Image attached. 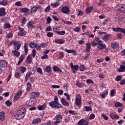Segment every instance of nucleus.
Returning a JSON list of instances; mask_svg holds the SVG:
<instances>
[{"instance_id": "15", "label": "nucleus", "mask_w": 125, "mask_h": 125, "mask_svg": "<svg viewBox=\"0 0 125 125\" xmlns=\"http://www.w3.org/2000/svg\"><path fill=\"white\" fill-rule=\"evenodd\" d=\"M55 42L58 44H63V43H65V40L63 39H56L55 40Z\"/></svg>"}, {"instance_id": "9", "label": "nucleus", "mask_w": 125, "mask_h": 125, "mask_svg": "<svg viewBox=\"0 0 125 125\" xmlns=\"http://www.w3.org/2000/svg\"><path fill=\"white\" fill-rule=\"evenodd\" d=\"M61 103L63 106H65V107H69V103L64 98H62L61 99Z\"/></svg>"}, {"instance_id": "30", "label": "nucleus", "mask_w": 125, "mask_h": 125, "mask_svg": "<svg viewBox=\"0 0 125 125\" xmlns=\"http://www.w3.org/2000/svg\"><path fill=\"white\" fill-rule=\"evenodd\" d=\"M26 63L27 64H31L32 63V56L29 55L26 59Z\"/></svg>"}, {"instance_id": "10", "label": "nucleus", "mask_w": 125, "mask_h": 125, "mask_svg": "<svg viewBox=\"0 0 125 125\" xmlns=\"http://www.w3.org/2000/svg\"><path fill=\"white\" fill-rule=\"evenodd\" d=\"M70 11V9L68 6H63L62 8V13H65V14H67V13H69Z\"/></svg>"}, {"instance_id": "56", "label": "nucleus", "mask_w": 125, "mask_h": 125, "mask_svg": "<svg viewBox=\"0 0 125 125\" xmlns=\"http://www.w3.org/2000/svg\"><path fill=\"white\" fill-rule=\"evenodd\" d=\"M102 117H103V119L105 121H108V120H109L108 116H106L105 114H102Z\"/></svg>"}, {"instance_id": "26", "label": "nucleus", "mask_w": 125, "mask_h": 125, "mask_svg": "<svg viewBox=\"0 0 125 125\" xmlns=\"http://www.w3.org/2000/svg\"><path fill=\"white\" fill-rule=\"evenodd\" d=\"M23 48L24 49V52H25V55H27V54H28V51L29 50V46L28 45V44H27V43H26L24 44Z\"/></svg>"}, {"instance_id": "22", "label": "nucleus", "mask_w": 125, "mask_h": 125, "mask_svg": "<svg viewBox=\"0 0 125 125\" xmlns=\"http://www.w3.org/2000/svg\"><path fill=\"white\" fill-rule=\"evenodd\" d=\"M56 121L55 122V124H59L60 122H61V120L63 119L62 116L61 115H57L56 117Z\"/></svg>"}, {"instance_id": "19", "label": "nucleus", "mask_w": 125, "mask_h": 125, "mask_svg": "<svg viewBox=\"0 0 125 125\" xmlns=\"http://www.w3.org/2000/svg\"><path fill=\"white\" fill-rule=\"evenodd\" d=\"M6 14L5 13V8H0V17H3Z\"/></svg>"}, {"instance_id": "32", "label": "nucleus", "mask_w": 125, "mask_h": 125, "mask_svg": "<svg viewBox=\"0 0 125 125\" xmlns=\"http://www.w3.org/2000/svg\"><path fill=\"white\" fill-rule=\"evenodd\" d=\"M119 11H121L122 13H125V5L123 6H121L119 8L117 9Z\"/></svg>"}, {"instance_id": "7", "label": "nucleus", "mask_w": 125, "mask_h": 125, "mask_svg": "<svg viewBox=\"0 0 125 125\" xmlns=\"http://www.w3.org/2000/svg\"><path fill=\"white\" fill-rule=\"evenodd\" d=\"M89 122L86 120L84 119H81L80 120L78 123H77L78 125H88Z\"/></svg>"}, {"instance_id": "37", "label": "nucleus", "mask_w": 125, "mask_h": 125, "mask_svg": "<svg viewBox=\"0 0 125 125\" xmlns=\"http://www.w3.org/2000/svg\"><path fill=\"white\" fill-rule=\"evenodd\" d=\"M64 56H65V54H64V52H60V56L59 57V60H61V59H63Z\"/></svg>"}, {"instance_id": "60", "label": "nucleus", "mask_w": 125, "mask_h": 125, "mask_svg": "<svg viewBox=\"0 0 125 125\" xmlns=\"http://www.w3.org/2000/svg\"><path fill=\"white\" fill-rule=\"evenodd\" d=\"M31 75H32V73H31V72H27L26 73L25 78H26V79H29L30 77H31Z\"/></svg>"}, {"instance_id": "64", "label": "nucleus", "mask_w": 125, "mask_h": 125, "mask_svg": "<svg viewBox=\"0 0 125 125\" xmlns=\"http://www.w3.org/2000/svg\"><path fill=\"white\" fill-rule=\"evenodd\" d=\"M37 72L38 73H39V74H41V75L42 74V70L41 68V67H39L37 69Z\"/></svg>"}, {"instance_id": "47", "label": "nucleus", "mask_w": 125, "mask_h": 125, "mask_svg": "<svg viewBox=\"0 0 125 125\" xmlns=\"http://www.w3.org/2000/svg\"><path fill=\"white\" fill-rule=\"evenodd\" d=\"M50 5H48L46 8H45L44 11L46 12V13H48V12L50 11Z\"/></svg>"}, {"instance_id": "11", "label": "nucleus", "mask_w": 125, "mask_h": 125, "mask_svg": "<svg viewBox=\"0 0 125 125\" xmlns=\"http://www.w3.org/2000/svg\"><path fill=\"white\" fill-rule=\"evenodd\" d=\"M40 123H42V119L40 118H37L34 119L32 122V125H39Z\"/></svg>"}, {"instance_id": "29", "label": "nucleus", "mask_w": 125, "mask_h": 125, "mask_svg": "<svg viewBox=\"0 0 125 125\" xmlns=\"http://www.w3.org/2000/svg\"><path fill=\"white\" fill-rule=\"evenodd\" d=\"M8 4V1L7 0H3L0 2V5L3 6H6Z\"/></svg>"}, {"instance_id": "13", "label": "nucleus", "mask_w": 125, "mask_h": 125, "mask_svg": "<svg viewBox=\"0 0 125 125\" xmlns=\"http://www.w3.org/2000/svg\"><path fill=\"white\" fill-rule=\"evenodd\" d=\"M31 98H36V97H39L40 96V92H34L30 94Z\"/></svg>"}, {"instance_id": "8", "label": "nucleus", "mask_w": 125, "mask_h": 125, "mask_svg": "<svg viewBox=\"0 0 125 125\" xmlns=\"http://www.w3.org/2000/svg\"><path fill=\"white\" fill-rule=\"evenodd\" d=\"M13 44L15 46V50H19L21 46V43L19 42H13Z\"/></svg>"}, {"instance_id": "12", "label": "nucleus", "mask_w": 125, "mask_h": 125, "mask_svg": "<svg viewBox=\"0 0 125 125\" xmlns=\"http://www.w3.org/2000/svg\"><path fill=\"white\" fill-rule=\"evenodd\" d=\"M117 72H119V73H125V66L124 65H121L119 69H117Z\"/></svg>"}, {"instance_id": "38", "label": "nucleus", "mask_w": 125, "mask_h": 125, "mask_svg": "<svg viewBox=\"0 0 125 125\" xmlns=\"http://www.w3.org/2000/svg\"><path fill=\"white\" fill-rule=\"evenodd\" d=\"M12 52L15 56H16L17 57H18L20 56V53L17 51L14 50L12 51Z\"/></svg>"}, {"instance_id": "51", "label": "nucleus", "mask_w": 125, "mask_h": 125, "mask_svg": "<svg viewBox=\"0 0 125 125\" xmlns=\"http://www.w3.org/2000/svg\"><path fill=\"white\" fill-rule=\"evenodd\" d=\"M122 80V76L121 75H118L116 77L115 81L117 82H120Z\"/></svg>"}, {"instance_id": "62", "label": "nucleus", "mask_w": 125, "mask_h": 125, "mask_svg": "<svg viewBox=\"0 0 125 125\" xmlns=\"http://www.w3.org/2000/svg\"><path fill=\"white\" fill-rule=\"evenodd\" d=\"M31 83H27V90H30V89H31Z\"/></svg>"}, {"instance_id": "55", "label": "nucleus", "mask_w": 125, "mask_h": 125, "mask_svg": "<svg viewBox=\"0 0 125 125\" xmlns=\"http://www.w3.org/2000/svg\"><path fill=\"white\" fill-rule=\"evenodd\" d=\"M46 36L48 38H51L53 37V33H52V32H48L46 34Z\"/></svg>"}, {"instance_id": "57", "label": "nucleus", "mask_w": 125, "mask_h": 125, "mask_svg": "<svg viewBox=\"0 0 125 125\" xmlns=\"http://www.w3.org/2000/svg\"><path fill=\"white\" fill-rule=\"evenodd\" d=\"M5 104L6 105H7L8 106H11V105H12V103H11V102H10V101H7L5 102Z\"/></svg>"}, {"instance_id": "40", "label": "nucleus", "mask_w": 125, "mask_h": 125, "mask_svg": "<svg viewBox=\"0 0 125 125\" xmlns=\"http://www.w3.org/2000/svg\"><path fill=\"white\" fill-rule=\"evenodd\" d=\"M115 107H123V104H122L119 102H117L115 104Z\"/></svg>"}, {"instance_id": "6", "label": "nucleus", "mask_w": 125, "mask_h": 125, "mask_svg": "<svg viewBox=\"0 0 125 125\" xmlns=\"http://www.w3.org/2000/svg\"><path fill=\"white\" fill-rule=\"evenodd\" d=\"M18 29L20 31L18 33L19 35L21 37H23V36H25V35H26V31L24 30V28H22L21 27L19 26Z\"/></svg>"}, {"instance_id": "24", "label": "nucleus", "mask_w": 125, "mask_h": 125, "mask_svg": "<svg viewBox=\"0 0 125 125\" xmlns=\"http://www.w3.org/2000/svg\"><path fill=\"white\" fill-rule=\"evenodd\" d=\"M111 46L112 47V48L116 49L119 47V43H118V42H112L111 44Z\"/></svg>"}, {"instance_id": "54", "label": "nucleus", "mask_w": 125, "mask_h": 125, "mask_svg": "<svg viewBox=\"0 0 125 125\" xmlns=\"http://www.w3.org/2000/svg\"><path fill=\"white\" fill-rule=\"evenodd\" d=\"M37 53V50L36 49L32 50V57L35 58L36 57V54Z\"/></svg>"}, {"instance_id": "16", "label": "nucleus", "mask_w": 125, "mask_h": 125, "mask_svg": "<svg viewBox=\"0 0 125 125\" xmlns=\"http://www.w3.org/2000/svg\"><path fill=\"white\" fill-rule=\"evenodd\" d=\"M20 11L21 12H22L23 13H25L26 14H28V12L30 11V9L27 7L21 8Z\"/></svg>"}, {"instance_id": "21", "label": "nucleus", "mask_w": 125, "mask_h": 125, "mask_svg": "<svg viewBox=\"0 0 125 125\" xmlns=\"http://www.w3.org/2000/svg\"><path fill=\"white\" fill-rule=\"evenodd\" d=\"M91 49V44L90 42H87L86 44V52H89Z\"/></svg>"}, {"instance_id": "53", "label": "nucleus", "mask_w": 125, "mask_h": 125, "mask_svg": "<svg viewBox=\"0 0 125 125\" xmlns=\"http://www.w3.org/2000/svg\"><path fill=\"white\" fill-rule=\"evenodd\" d=\"M26 22H27V19L26 18H23L21 20V23L22 24V25H24V24H26Z\"/></svg>"}, {"instance_id": "33", "label": "nucleus", "mask_w": 125, "mask_h": 125, "mask_svg": "<svg viewBox=\"0 0 125 125\" xmlns=\"http://www.w3.org/2000/svg\"><path fill=\"white\" fill-rule=\"evenodd\" d=\"M76 84L78 87H83V86H84V83H80L79 81L77 82Z\"/></svg>"}, {"instance_id": "4", "label": "nucleus", "mask_w": 125, "mask_h": 125, "mask_svg": "<svg viewBox=\"0 0 125 125\" xmlns=\"http://www.w3.org/2000/svg\"><path fill=\"white\" fill-rule=\"evenodd\" d=\"M75 102L76 105L80 106L82 103V97L80 94L77 95L75 99Z\"/></svg>"}, {"instance_id": "25", "label": "nucleus", "mask_w": 125, "mask_h": 125, "mask_svg": "<svg viewBox=\"0 0 125 125\" xmlns=\"http://www.w3.org/2000/svg\"><path fill=\"white\" fill-rule=\"evenodd\" d=\"M64 50L67 53H73V55H76L77 54V51L75 50H68L67 49H65Z\"/></svg>"}, {"instance_id": "59", "label": "nucleus", "mask_w": 125, "mask_h": 125, "mask_svg": "<svg viewBox=\"0 0 125 125\" xmlns=\"http://www.w3.org/2000/svg\"><path fill=\"white\" fill-rule=\"evenodd\" d=\"M64 96H66V99H67L68 100H70L71 99V97H70L69 94H68L67 93H64Z\"/></svg>"}, {"instance_id": "3", "label": "nucleus", "mask_w": 125, "mask_h": 125, "mask_svg": "<svg viewBox=\"0 0 125 125\" xmlns=\"http://www.w3.org/2000/svg\"><path fill=\"white\" fill-rule=\"evenodd\" d=\"M97 43L98 44L97 48L99 50H103V49H105V48H106V45L105 44H103L102 41H98Z\"/></svg>"}, {"instance_id": "41", "label": "nucleus", "mask_w": 125, "mask_h": 125, "mask_svg": "<svg viewBox=\"0 0 125 125\" xmlns=\"http://www.w3.org/2000/svg\"><path fill=\"white\" fill-rule=\"evenodd\" d=\"M24 59H25V56H24L23 55H21V57H20L19 63H22Z\"/></svg>"}, {"instance_id": "44", "label": "nucleus", "mask_w": 125, "mask_h": 125, "mask_svg": "<svg viewBox=\"0 0 125 125\" xmlns=\"http://www.w3.org/2000/svg\"><path fill=\"white\" fill-rule=\"evenodd\" d=\"M85 111L86 112H89V111H92V108L91 106H85Z\"/></svg>"}, {"instance_id": "63", "label": "nucleus", "mask_w": 125, "mask_h": 125, "mask_svg": "<svg viewBox=\"0 0 125 125\" xmlns=\"http://www.w3.org/2000/svg\"><path fill=\"white\" fill-rule=\"evenodd\" d=\"M48 55H44V56L41 57V59H42V60H44V59H47V58H48Z\"/></svg>"}, {"instance_id": "31", "label": "nucleus", "mask_w": 125, "mask_h": 125, "mask_svg": "<svg viewBox=\"0 0 125 125\" xmlns=\"http://www.w3.org/2000/svg\"><path fill=\"white\" fill-rule=\"evenodd\" d=\"M4 112L2 111L0 112V120L1 121H4V119H5V116H4Z\"/></svg>"}, {"instance_id": "39", "label": "nucleus", "mask_w": 125, "mask_h": 125, "mask_svg": "<svg viewBox=\"0 0 125 125\" xmlns=\"http://www.w3.org/2000/svg\"><path fill=\"white\" fill-rule=\"evenodd\" d=\"M20 69L21 70V74H24V73H25V72H26V70H27V68H26V67L24 66L21 67Z\"/></svg>"}, {"instance_id": "34", "label": "nucleus", "mask_w": 125, "mask_h": 125, "mask_svg": "<svg viewBox=\"0 0 125 125\" xmlns=\"http://www.w3.org/2000/svg\"><path fill=\"white\" fill-rule=\"evenodd\" d=\"M33 25H34V22H33V21H29L27 23V27L29 29H30V28H33L34 27Z\"/></svg>"}, {"instance_id": "43", "label": "nucleus", "mask_w": 125, "mask_h": 125, "mask_svg": "<svg viewBox=\"0 0 125 125\" xmlns=\"http://www.w3.org/2000/svg\"><path fill=\"white\" fill-rule=\"evenodd\" d=\"M38 7L34 6L31 8V12L32 13H35V12H37V10H38Z\"/></svg>"}, {"instance_id": "48", "label": "nucleus", "mask_w": 125, "mask_h": 125, "mask_svg": "<svg viewBox=\"0 0 125 125\" xmlns=\"http://www.w3.org/2000/svg\"><path fill=\"white\" fill-rule=\"evenodd\" d=\"M73 31L74 32H76V33H79V32L81 31V28L79 27H76L75 28H73Z\"/></svg>"}, {"instance_id": "46", "label": "nucleus", "mask_w": 125, "mask_h": 125, "mask_svg": "<svg viewBox=\"0 0 125 125\" xmlns=\"http://www.w3.org/2000/svg\"><path fill=\"white\" fill-rule=\"evenodd\" d=\"M45 70L47 73H50V72L51 71V67H50L49 65H48L46 67Z\"/></svg>"}, {"instance_id": "49", "label": "nucleus", "mask_w": 125, "mask_h": 125, "mask_svg": "<svg viewBox=\"0 0 125 125\" xmlns=\"http://www.w3.org/2000/svg\"><path fill=\"white\" fill-rule=\"evenodd\" d=\"M51 22V18L50 17H48L46 20V24L48 25V24H50Z\"/></svg>"}, {"instance_id": "18", "label": "nucleus", "mask_w": 125, "mask_h": 125, "mask_svg": "<svg viewBox=\"0 0 125 125\" xmlns=\"http://www.w3.org/2000/svg\"><path fill=\"white\" fill-rule=\"evenodd\" d=\"M46 108V104L45 103L43 104L42 105H39L38 106V110H40V111H43L45 110V108Z\"/></svg>"}, {"instance_id": "50", "label": "nucleus", "mask_w": 125, "mask_h": 125, "mask_svg": "<svg viewBox=\"0 0 125 125\" xmlns=\"http://www.w3.org/2000/svg\"><path fill=\"white\" fill-rule=\"evenodd\" d=\"M57 34L61 36H64L65 35V31H58Z\"/></svg>"}, {"instance_id": "36", "label": "nucleus", "mask_w": 125, "mask_h": 125, "mask_svg": "<svg viewBox=\"0 0 125 125\" xmlns=\"http://www.w3.org/2000/svg\"><path fill=\"white\" fill-rule=\"evenodd\" d=\"M51 5L52 6H53V7H57L58 6H59L60 5V3L57 2L54 3H51Z\"/></svg>"}, {"instance_id": "45", "label": "nucleus", "mask_w": 125, "mask_h": 125, "mask_svg": "<svg viewBox=\"0 0 125 125\" xmlns=\"http://www.w3.org/2000/svg\"><path fill=\"white\" fill-rule=\"evenodd\" d=\"M79 69L80 71L83 72V71H85V67H84V65H80Z\"/></svg>"}, {"instance_id": "14", "label": "nucleus", "mask_w": 125, "mask_h": 125, "mask_svg": "<svg viewBox=\"0 0 125 125\" xmlns=\"http://www.w3.org/2000/svg\"><path fill=\"white\" fill-rule=\"evenodd\" d=\"M7 66V62L4 60H2L0 61V67L2 68H5Z\"/></svg>"}, {"instance_id": "61", "label": "nucleus", "mask_w": 125, "mask_h": 125, "mask_svg": "<svg viewBox=\"0 0 125 125\" xmlns=\"http://www.w3.org/2000/svg\"><path fill=\"white\" fill-rule=\"evenodd\" d=\"M78 43L79 44H83L84 43V40L83 39H81V40L78 41Z\"/></svg>"}, {"instance_id": "23", "label": "nucleus", "mask_w": 125, "mask_h": 125, "mask_svg": "<svg viewBox=\"0 0 125 125\" xmlns=\"http://www.w3.org/2000/svg\"><path fill=\"white\" fill-rule=\"evenodd\" d=\"M53 70L54 71V72H60V73L62 72V70H61V69H60V68H59V67L55 65L53 66Z\"/></svg>"}, {"instance_id": "52", "label": "nucleus", "mask_w": 125, "mask_h": 125, "mask_svg": "<svg viewBox=\"0 0 125 125\" xmlns=\"http://www.w3.org/2000/svg\"><path fill=\"white\" fill-rule=\"evenodd\" d=\"M68 113L71 115H74V116L78 115V113H76L74 110H69Z\"/></svg>"}, {"instance_id": "27", "label": "nucleus", "mask_w": 125, "mask_h": 125, "mask_svg": "<svg viewBox=\"0 0 125 125\" xmlns=\"http://www.w3.org/2000/svg\"><path fill=\"white\" fill-rule=\"evenodd\" d=\"M111 38V35L110 34H106L103 37V39L104 42H107V41L109 40Z\"/></svg>"}, {"instance_id": "28", "label": "nucleus", "mask_w": 125, "mask_h": 125, "mask_svg": "<svg viewBox=\"0 0 125 125\" xmlns=\"http://www.w3.org/2000/svg\"><path fill=\"white\" fill-rule=\"evenodd\" d=\"M29 46L31 48H37L38 47V45L35 42H30Z\"/></svg>"}, {"instance_id": "1", "label": "nucleus", "mask_w": 125, "mask_h": 125, "mask_svg": "<svg viewBox=\"0 0 125 125\" xmlns=\"http://www.w3.org/2000/svg\"><path fill=\"white\" fill-rule=\"evenodd\" d=\"M26 112L27 111L25 107L21 108L18 111L16 115H15V118L16 120H21V119H23V118L25 117Z\"/></svg>"}, {"instance_id": "42", "label": "nucleus", "mask_w": 125, "mask_h": 125, "mask_svg": "<svg viewBox=\"0 0 125 125\" xmlns=\"http://www.w3.org/2000/svg\"><path fill=\"white\" fill-rule=\"evenodd\" d=\"M115 95H116V91H115V89L111 90L110 93V96H112V97H113V96H115Z\"/></svg>"}, {"instance_id": "5", "label": "nucleus", "mask_w": 125, "mask_h": 125, "mask_svg": "<svg viewBox=\"0 0 125 125\" xmlns=\"http://www.w3.org/2000/svg\"><path fill=\"white\" fill-rule=\"evenodd\" d=\"M112 31H113V32H119L120 33H123L125 35V29L122 27L113 28Z\"/></svg>"}, {"instance_id": "17", "label": "nucleus", "mask_w": 125, "mask_h": 125, "mask_svg": "<svg viewBox=\"0 0 125 125\" xmlns=\"http://www.w3.org/2000/svg\"><path fill=\"white\" fill-rule=\"evenodd\" d=\"M93 9H94V8L92 6L88 7L85 9L86 13H87V14H88V13H91Z\"/></svg>"}, {"instance_id": "2", "label": "nucleus", "mask_w": 125, "mask_h": 125, "mask_svg": "<svg viewBox=\"0 0 125 125\" xmlns=\"http://www.w3.org/2000/svg\"><path fill=\"white\" fill-rule=\"evenodd\" d=\"M49 104L51 108H63L62 105H61L58 102L56 101L51 102L49 103Z\"/></svg>"}, {"instance_id": "35", "label": "nucleus", "mask_w": 125, "mask_h": 125, "mask_svg": "<svg viewBox=\"0 0 125 125\" xmlns=\"http://www.w3.org/2000/svg\"><path fill=\"white\" fill-rule=\"evenodd\" d=\"M3 27L5 29H10L12 26H11L9 23L7 22L4 24Z\"/></svg>"}, {"instance_id": "20", "label": "nucleus", "mask_w": 125, "mask_h": 125, "mask_svg": "<svg viewBox=\"0 0 125 125\" xmlns=\"http://www.w3.org/2000/svg\"><path fill=\"white\" fill-rule=\"evenodd\" d=\"M79 70V65H75L72 68H71V71L74 73V74H76L77 73V71Z\"/></svg>"}, {"instance_id": "58", "label": "nucleus", "mask_w": 125, "mask_h": 125, "mask_svg": "<svg viewBox=\"0 0 125 125\" xmlns=\"http://www.w3.org/2000/svg\"><path fill=\"white\" fill-rule=\"evenodd\" d=\"M12 37H13V36L12 35V34L11 33H9L6 35L7 39H10V38H12Z\"/></svg>"}]
</instances>
